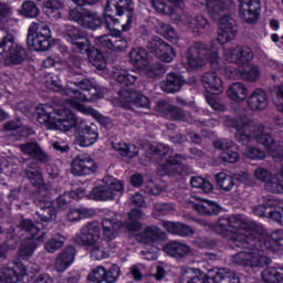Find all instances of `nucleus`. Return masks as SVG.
I'll return each mask as SVG.
<instances>
[{"label":"nucleus","mask_w":283,"mask_h":283,"mask_svg":"<svg viewBox=\"0 0 283 283\" xmlns=\"http://www.w3.org/2000/svg\"><path fill=\"white\" fill-rule=\"evenodd\" d=\"M235 231H239L235 233ZM229 240L231 249H245L231 256V262L238 266H250V269H264L271 264V258L262 252L264 238L258 239L260 228L254 222H247L240 217H230ZM261 242V243H260Z\"/></svg>","instance_id":"1"},{"label":"nucleus","mask_w":283,"mask_h":283,"mask_svg":"<svg viewBox=\"0 0 283 283\" xmlns=\"http://www.w3.org/2000/svg\"><path fill=\"white\" fill-rule=\"evenodd\" d=\"M218 38L210 43L195 42L186 51L189 70H200L211 62L213 70H220V48L238 36V22L228 13L220 17Z\"/></svg>","instance_id":"2"},{"label":"nucleus","mask_w":283,"mask_h":283,"mask_svg":"<svg viewBox=\"0 0 283 283\" xmlns=\"http://www.w3.org/2000/svg\"><path fill=\"white\" fill-rule=\"evenodd\" d=\"M71 85L80 87L81 91L78 88L71 87L70 85L64 88L63 85H61V82L53 80L52 77L46 81V87L49 90L61 92L62 96H69V98H71L70 101H72L74 105H78V101H86L90 103L98 96V90L92 85V82L87 78H82L77 82L71 81Z\"/></svg>","instance_id":"3"},{"label":"nucleus","mask_w":283,"mask_h":283,"mask_svg":"<svg viewBox=\"0 0 283 283\" xmlns=\"http://www.w3.org/2000/svg\"><path fill=\"white\" fill-rule=\"evenodd\" d=\"M52 108L48 105L36 107L38 120L41 125H46L49 129H59L60 132H70L74 129L78 119L70 109L57 108L51 113Z\"/></svg>","instance_id":"4"},{"label":"nucleus","mask_w":283,"mask_h":283,"mask_svg":"<svg viewBox=\"0 0 283 283\" xmlns=\"http://www.w3.org/2000/svg\"><path fill=\"white\" fill-rule=\"evenodd\" d=\"M52 39V30L50 25L38 20L29 27L27 43L29 48L35 52H45L50 50V40Z\"/></svg>","instance_id":"5"},{"label":"nucleus","mask_w":283,"mask_h":283,"mask_svg":"<svg viewBox=\"0 0 283 283\" xmlns=\"http://www.w3.org/2000/svg\"><path fill=\"white\" fill-rule=\"evenodd\" d=\"M223 123L227 127H233L237 130L234 134L235 140L241 145H249L253 138L256 139L258 128L249 120V118H233L229 115L223 116Z\"/></svg>","instance_id":"6"},{"label":"nucleus","mask_w":283,"mask_h":283,"mask_svg":"<svg viewBox=\"0 0 283 283\" xmlns=\"http://www.w3.org/2000/svg\"><path fill=\"white\" fill-rule=\"evenodd\" d=\"M123 182L113 176H105L103 178V185L95 187L88 197L92 200H114L120 191H123Z\"/></svg>","instance_id":"7"},{"label":"nucleus","mask_w":283,"mask_h":283,"mask_svg":"<svg viewBox=\"0 0 283 283\" xmlns=\"http://www.w3.org/2000/svg\"><path fill=\"white\" fill-rule=\"evenodd\" d=\"M42 187L40 192L34 197V205L39 207L36 216L42 220V222H54L56 220V208L52 203V193L54 190L48 191Z\"/></svg>","instance_id":"8"},{"label":"nucleus","mask_w":283,"mask_h":283,"mask_svg":"<svg viewBox=\"0 0 283 283\" xmlns=\"http://www.w3.org/2000/svg\"><path fill=\"white\" fill-rule=\"evenodd\" d=\"M70 21H74L86 30H98L103 25V18L92 10L74 8L69 11Z\"/></svg>","instance_id":"9"},{"label":"nucleus","mask_w":283,"mask_h":283,"mask_svg":"<svg viewBox=\"0 0 283 283\" xmlns=\"http://www.w3.org/2000/svg\"><path fill=\"white\" fill-rule=\"evenodd\" d=\"M102 239L103 235L101 230V223H98L97 221L87 222L80 229V232L75 235L76 244H80L81 247H86L87 249L98 244Z\"/></svg>","instance_id":"10"},{"label":"nucleus","mask_w":283,"mask_h":283,"mask_svg":"<svg viewBox=\"0 0 283 283\" xmlns=\"http://www.w3.org/2000/svg\"><path fill=\"white\" fill-rule=\"evenodd\" d=\"M119 103L124 107V109H132V112H136V108L149 109L151 106V102L149 97L143 95V93L138 91H127L122 90L118 92Z\"/></svg>","instance_id":"11"},{"label":"nucleus","mask_w":283,"mask_h":283,"mask_svg":"<svg viewBox=\"0 0 283 283\" xmlns=\"http://www.w3.org/2000/svg\"><path fill=\"white\" fill-rule=\"evenodd\" d=\"M106 12H115L119 17L126 14V23L122 24L123 32L132 30L134 23V1L132 0H107Z\"/></svg>","instance_id":"12"},{"label":"nucleus","mask_w":283,"mask_h":283,"mask_svg":"<svg viewBox=\"0 0 283 283\" xmlns=\"http://www.w3.org/2000/svg\"><path fill=\"white\" fill-rule=\"evenodd\" d=\"M280 136H283V132L273 134L264 127L261 133L256 130V142L263 145L265 149H269L273 158H283V148L280 145L282 140H280Z\"/></svg>","instance_id":"13"},{"label":"nucleus","mask_w":283,"mask_h":283,"mask_svg":"<svg viewBox=\"0 0 283 283\" xmlns=\"http://www.w3.org/2000/svg\"><path fill=\"white\" fill-rule=\"evenodd\" d=\"M223 59L227 63L238 65V67H249L253 61V51L249 46H233L223 51Z\"/></svg>","instance_id":"14"},{"label":"nucleus","mask_w":283,"mask_h":283,"mask_svg":"<svg viewBox=\"0 0 283 283\" xmlns=\"http://www.w3.org/2000/svg\"><path fill=\"white\" fill-rule=\"evenodd\" d=\"M64 39L72 44L73 52L83 54L92 45L90 39H85V33L78 27L66 25L63 32Z\"/></svg>","instance_id":"15"},{"label":"nucleus","mask_w":283,"mask_h":283,"mask_svg":"<svg viewBox=\"0 0 283 283\" xmlns=\"http://www.w3.org/2000/svg\"><path fill=\"white\" fill-rule=\"evenodd\" d=\"M179 22L186 25L195 36H201V34L211 30V23L202 14L191 15L189 13H182L179 17Z\"/></svg>","instance_id":"16"},{"label":"nucleus","mask_w":283,"mask_h":283,"mask_svg":"<svg viewBox=\"0 0 283 283\" xmlns=\"http://www.w3.org/2000/svg\"><path fill=\"white\" fill-rule=\"evenodd\" d=\"M210 62L211 65V60L208 61ZM219 69H213L211 65V70L214 72H207L202 75L201 77V83L207 90V92H210V94H222L224 92V83L222 82V77H220V72H222V67H224L220 63V57H219Z\"/></svg>","instance_id":"17"},{"label":"nucleus","mask_w":283,"mask_h":283,"mask_svg":"<svg viewBox=\"0 0 283 283\" xmlns=\"http://www.w3.org/2000/svg\"><path fill=\"white\" fill-rule=\"evenodd\" d=\"M239 3V17L244 23L250 25L258 23L260 19V10L262 4L260 0H238Z\"/></svg>","instance_id":"18"},{"label":"nucleus","mask_w":283,"mask_h":283,"mask_svg":"<svg viewBox=\"0 0 283 283\" xmlns=\"http://www.w3.org/2000/svg\"><path fill=\"white\" fill-rule=\"evenodd\" d=\"M19 149L24 156H29L30 158H33V160H38L41 165L52 163V156L43 150L41 145L36 142L20 144Z\"/></svg>","instance_id":"19"},{"label":"nucleus","mask_w":283,"mask_h":283,"mask_svg":"<svg viewBox=\"0 0 283 283\" xmlns=\"http://www.w3.org/2000/svg\"><path fill=\"white\" fill-rule=\"evenodd\" d=\"M96 161L90 155H78L72 161L73 176H90L96 174Z\"/></svg>","instance_id":"20"},{"label":"nucleus","mask_w":283,"mask_h":283,"mask_svg":"<svg viewBox=\"0 0 283 283\" xmlns=\"http://www.w3.org/2000/svg\"><path fill=\"white\" fill-rule=\"evenodd\" d=\"M185 160H187V156L180 154L170 155L166 163L160 166V169L167 176H181L185 171H189V166L182 164Z\"/></svg>","instance_id":"21"},{"label":"nucleus","mask_w":283,"mask_h":283,"mask_svg":"<svg viewBox=\"0 0 283 283\" xmlns=\"http://www.w3.org/2000/svg\"><path fill=\"white\" fill-rule=\"evenodd\" d=\"M188 205L199 213V216H218L220 213V206L218 203L193 196L188 200Z\"/></svg>","instance_id":"22"},{"label":"nucleus","mask_w":283,"mask_h":283,"mask_svg":"<svg viewBox=\"0 0 283 283\" xmlns=\"http://www.w3.org/2000/svg\"><path fill=\"white\" fill-rule=\"evenodd\" d=\"M206 8L209 15L218 20L228 14L229 10L235 8V2L233 0H206Z\"/></svg>","instance_id":"23"},{"label":"nucleus","mask_w":283,"mask_h":283,"mask_svg":"<svg viewBox=\"0 0 283 283\" xmlns=\"http://www.w3.org/2000/svg\"><path fill=\"white\" fill-rule=\"evenodd\" d=\"M248 66L238 67V70H228L227 77L232 78L233 81H248V83H255L260 78V67L252 65L247 70Z\"/></svg>","instance_id":"24"},{"label":"nucleus","mask_w":283,"mask_h":283,"mask_svg":"<svg viewBox=\"0 0 283 283\" xmlns=\"http://www.w3.org/2000/svg\"><path fill=\"white\" fill-rule=\"evenodd\" d=\"M17 268L20 271H17ZM17 268L4 265L0 268V283H19L21 277L28 275V268L19 263Z\"/></svg>","instance_id":"25"},{"label":"nucleus","mask_w":283,"mask_h":283,"mask_svg":"<svg viewBox=\"0 0 283 283\" xmlns=\"http://www.w3.org/2000/svg\"><path fill=\"white\" fill-rule=\"evenodd\" d=\"M48 238V233L41 232L36 238H25L19 249V256L22 260H28L34 255V251L43 243V240Z\"/></svg>","instance_id":"26"},{"label":"nucleus","mask_w":283,"mask_h":283,"mask_svg":"<svg viewBox=\"0 0 283 283\" xmlns=\"http://www.w3.org/2000/svg\"><path fill=\"white\" fill-rule=\"evenodd\" d=\"M163 249L167 255L176 258L177 260H182L193 253L189 244L176 240L166 243Z\"/></svg>","instance_id":"27"},{"label":"nucleus","mask_w":283,"mask_h":283,"mask_svg":"<svg viewBox=\"0 0 283 283\" xmlns=\"http://www.w3.org/2000/svg\"><path fill=\"white\" fill-rule=\"evenodd\" d=\"M75 140L80 147H92L98 140V128L96 125L80 128Z\"/></svg>","instance_id":"28"},{"label":"nucleus","mask_w":283,"mask_h":283,"mask_svg":"<svg viewBox=\"0 0 283 283\" xmlns=\"http://www.w3.org/2000/svg\"><path fill=\"white\" fill-rule=\"evenodd\" d=\"M163 238H165V232L157 226H148L143 232L136 235L137 242L147 244L148 247H151V244H155L158 240H163Z\"/></svg>","instance_id":"29"},{"label":"nucleus","mask_w":283,"mask_h":283,"mask_svg":"<svg viewBox=\"0 0 283 283\" xmlns=\"http://www.w3.org/2000/svg\"><path fill=\"white\" fill-rule=\"evenodd\" d=\"M76 256V248L69 245L60 254H57L54 269L57 273H63L66 269L72 266L74 258Z\"/></svg>","instance_id":"30"},{"label":"nucleus","mask_w":283,"mask_h":283,"mask_svg":"<svg viewBox=\"0 0 283 283\" xmlns=\"http://www.w3.org/2000/svg\"><path fill=\"white\" fill-rule=\"evenodd\" d=\"M248 107L252 112H263L265 107H269V95H266V92L262 88L253 91L248 97Z\"/></svg>","instance_id":"31"},{"label":"nucleus","mask_w":283,"mask_h":283,"mask_svg":"<svg viewBox=\"0 0 283 283\" xmlns=\"http://www.w3.org/2000/svg\"><path fill=\"white\" fill-rule=\"evenodd\" d=\"M161 227H164L168 233L179 235L180 238H189V235H193V228L182 222L163 221Z\"/></svg>","instance_id":"32"},{"label":"nucleus","mask_w":283,"mask_h":283,"mask_svg":"<svg viewBox=\"0 0 283 283\" xmlns=\"http://www.w3.org/2000/svg\"><path fill=\"white\" fill-rule=\"evenodd\" d=\"M182 85H185V80L180 74L169 73L166 76V81L161 82L160 88L167 94H176V92L182 90Z\"/></svg>","instance_id":"33"},{"label":"nucleus","mask_w":283,"mask_h":283,"mask_svg":"<svg viewBox=\"0 0 283 283\" xmlns=\"http://www.w3.org/2000/svg\"><path fill=\"white\" fill-rule=\"evenodd\" d=\"M88 249H91L90 253L93 260H107V258L114 253V249L112 248L109 241H103V239L97 241V244L92 245Z\"/></svg>","instance_id":"34"},{"label":"nucleus","mask_w":283,"mask_h":283,"mask_svg":"<svg viewBox=\"0 0 283 283\" xmlns=\"http://www.w3.org/2000/svg\"><path fill=\"white\" fill-rule=\"evenodd\" d=\"M28 59V51L22 45L15 44L8 56L4 57L6 67H10V65H21Z\"/></svg>","instance_id":"35"},{"label":"nucleus","mask_w":283,"mask_h":283,"mask_svg":"<svg viewBox=\"0 0 283 283\" xmlns=\"http://www.w3.org/2000/svg\"><path fill=\"white\" fill-rule=\"evenodd\" d=\"M39 169V161L33 160L27 165L24 174L28 180H30L31 185H33V187H38V189H43V174H41Z\"/></svg>","instance_id":"36"},{"label":"nucleus","mask_w":283,"mask_h":283,"mask_svg":"<svg viewBox=\"0 0 283 283\" xmlns=\"http://www.w3.org/2000/svg\"><path fill=\"white\" fill-rule=\"evenodd\" d=\"M210 283H240V276L235 274V272L222 268L214 274H211L210 272Z\"/></svg>","instance_id":"37"},{"label":"nucleus","mask_w":283,"mask_h":283,"mask_svg":"<svg viewBox=\"0 0 283 283\" xmlns=\"http://www.w3.org/2000/svg\"><path fill=\"white\" fill-rule=\"evenodd\" d=\"M129 59L132 65L137 70H145L149 65V59H147V51L143 48L133 49L129 52Z\"/></svg>","instance_id":"38"},{"label":"nucleus","mask_w":283,"mask_h":283,"mask_svg":"<svg viewBox=\"0 0 283 283\" xmlns=\"http://www.w3.org/2000/svg\"><path fill=\"white\" fill-rule=\"evenodd\" d=\"M102 229L105 240L108 242L116 238V233L120 231V222L117 219L104 218L102 220Z\"/></svg>","instance_id":"39"},{"label":"nucleus","mask_w":283,"mask_h":283,"mask_svg":"<svg viewBox=\"0 0 283 283\" xmlns=\"http://www.w3.org/2000/svg\"><path fill=\"white\" fill-rule=\"evenodd\" d=\"M227 94L231 101L242 103V101H245L247 96H249V90L243 83L237 82L229 86Z\"/></svg>","instance_id":"40"},{"label":"nucleus","mask_w":283,"mask_h":283,"mask_svg":"<svg viewBox=\"0 0 283 283\" xmlns=\"http://www.w3.org/2000/svg\"><path fill=\"white\" fill-rule=\"evenodd\" d=\"M84 52L87 53L90 63H92L96 70H105V67H107L105 56H103V53L98 49L91 45L87 50H84Z\"/></svg>","instance_id":"41"},{"label":"nucleus","mask_w":283,"mask_h":283,"mask_svg":"<svg viewBox=\"0 0 283 283\" xmlns=\"http://www.w3.org/2000/svg\"><path fill=\"white\" fill-rule=\"evenodd\" d=\"M261 245V251H271L275 244L283 247V230H275L270 237L264 238L263 241L259 242Z\"/></svg>","instance_id":"42"},{"label":"nucleus","mask_w":283,"mask_h":283,"mask_svg":"<svg viewBox=\"0 0 283 283\" xmlns=\"http://www.w3.org/2000/svg\"><path fill=\"white\" fill-rule=\"evenodd\" d=\"M17 231H24V233L31 235L27 238H39L41 235V223H34L30 219H22L17 227Z\"/></svg>","instance_id":"43"},{"label":"nucleus","mask_w":283,"mask_h":283,"mask_svg":"<svg viewBox=\"0 0 283 283\" xmlns=\"http://www.w3.org/2000/svg\"><path fill=\"white\" fill-rule=\"evenodd\" d=\"M114 78L119 85L128 87V85H134L138 81V75L134 71L120 70L114 73Z\"/></svg>","instance_id":"44"},{"label":"nucleus","mask_w":283,"mask_h":283,"mask_svg":"<svg viewBox=\"0 0 283 283\" xmlns=\"http://www.w3.org/2000/svg\"><path fill=\"white\" fill-rule=\"evenodd\" d=\"M83 60L75 55H70L66 61V71L71 76H83Z\"/></svg>","instance_id":"45"},{"label":"nucleus","mask_w":283,"mask_h":283,"mask_svg":"<svg viewBox=\"0 0 283 283\" xmlns=\"http://www.w3.org/2000/svg\"><path fill=\"white\" fill-rule=\"evenodd\" d=\"M64 244L65 237H63L61 233H56L44 243V249L48 253H56L59 249H63Z\"/></svg>","instance_id":"46"},{"label":"nucleus","mask_w":283,"mask_h":283,"mask_svg":"<svg viewBox=\"0 0 283 283\" xmlns=\"http://www.w3.org/2000/svg\"><path fill=\"white\" fill-rule=\"evenodd\" d=\"M150 6L158 14H164L165 17H175L176 14V8L167 4L165 0H150Z\"/></svg>","instance_id":"47"},{"label":"nucleus","mask_w":283,"mask_h":283,"mask_svg":"<svg viewBox=\"0 0 283 283\" xmlns=\"http://www.w3.org/2000/svg\"><path fill=\"white\" fill-rule=\"evenodd\" d=\"M113 147L115 151H118V154H120V156H126L127 158H136V156H138V147H136V145L116 143L113 144Z\"/></svg>","instance_id":"48"},{"label":"nucleus","mask_w":283,"mask_h":283,"mask_svg":"<svg viewBox=\"0 0 283 283\" xmlns=\"http://www.w3.org/2000/svg\"><path fill=\"white\" fill-rule=\"evenodd\" d=\"M168 118H172L174 120H181L184 123H193V117H191V113L185 112L175 105L170 107Z\"/></svg>","instance_id":"49"},{"label":"nucleus","mask_w":283,"mask_h":283,"mask_svg":"<svg viewBox=\"0 0 283 283\" xmlns=\"http://www.w3.org/2000/svg\"><path fill=\"white\" fill-rule=\"evenodd\" d=\"M216 182L223 191H231V189H233L235 186L233 177H231V175H227L226 172H218L216 175Z\"/></svg>","instance_id":"50"},{"label":"nucleus","mask_w":283,"mask_h":283,"mask_svg":"<svg viewBox=\"0 0 283 283\" xmlns=\"http://www.w3.org/2000/svg\"><path fill=\"white\" fill-rule=\"evenodd\" d=\"M157 34H160L164 36V39H167L168 41H177L178 33H176V29L171 27L170 24H165V22H160L157 27Z\"/></svg>","instance_id":"51"},{"label":"nucleus","mask_w":283,"mask_h":283,"mask_svg":"<svg viewBox=\"0 0 283 283\" xmlns=\"http://www.w3.org/2000/svg\"><path fill=\"white\" fill-rule=\"evenodd\" d=\"M94 216V210L87 208L71 209L67 213L69 222H76L83 220V218H92Z\"/></svg>","instance_id":"52"},{"label":"nucleus","mask_w":283,"mask_h":283,"mask_svg":"<svg viewBox=\"0 0 283 283\" xmlns=\"http://www.w3.org/2000/svg\"><path fill=\"white\" fill-rule=\"evenodd\" d=\"M155 56L164 63H171V61H174V59L176 57V52H174V48L166 42L164 44V49L159 48Z\"/></svg>","instance_id":"53"},{"label":"nucleus","mask_w":283,"mask_h":283,"mask_svg":"<svg viewBox=\"0 0 283 283\" xmlns=\"http://www.w3.org/2000/svg\"><path fill=\"white\" fill-rule=\"evenodd\" d=\"M190 185L193 189H202L203 193L213 191V185L202 177H191Z\"/></svg>","instance_id":"54"},{"label":"nucleus","mask_w":283,"mask_h":283,"mask_svg":"<svg viewBox=\"0 0 283 283\" xmlns=\"http://www.w3.org/2000/svg\"><path fill=\"white\" fill-rule=\"evenodd\" d=\"M39 7H36L34 2L28 0L22 3V17H27V19H35V17H39Z\"/></svg>","instance_id":"55"},{"label":"nucleus","mask_w":283,"mask_h":283,"mask_svg":"<svg viewBox=\"0 0 283 283\" xmlns=\"http://www.w3.org/2000/svg\"><path fill=\"white\" fill-rule=\"evenodd\" d=\"M15 45L17 43H14V35L10 33L6 34L0 40V55L9 54Z\"/></svg>","instance_id":"56"},{"label":"nucleus","mask_w":283,"mask_h":283,"mask_svg":"<svg viewBox=\"0 0 283 283\" xmlns=\"http://www.w3.org/2000/svg\"><path fill=\"white\" fill-rule=\"evenodd\" d=\"M219 159L222 160V163H230L231 165L238 163V160H240V153H238V149L235 148V146H233L232 148L222 151L219 155Z\"/></svg>","instance_id":"57"},{"label":"nucleus","mask_w":283,"mask_h":283,"mask_svg":"<svg viewBox=\"0 0 283 283\" xmlns=\"http://www.w3.org/2000/svg\"><path fill=\"white\" fill-rule=\"evenodd\" d=\"M118 277H120V268L118 265L113 264L109 269H105L104 282L115 283L118 282Z\"/></svg>","instance_id":"58"},{"label":"nucleus","mask_w":283,"mask_h":283,"mask_svg":"<svg viewBox=\"0 0 283 283\" xmlns=\"http://www.w3.org/2000/svg\"><path fill=\"white\" fill-rule=\"evenodd\" d=\"M283 180L277 177H271L268 182H265V189L266 191H270V193H282L283 191Z\"/></svg>","instance_id":"59"},{"label":"nucleus","mask_w":283,"mask_h":283,"mask_svg":"<svg viewBox=\"0 0 283 283\" xmlns=\"http://www.w3.org/2000/svg\"><path fill=\"white\" fill-rule=\"evenodd\" d=\"M167 74V67L163 64H155L146 71L148 78H163Z\"/></svg>","instance_id":"60"},{"label":"nucleus","mask_w":283,"mask_h":283,"mask_svg":"<svg viewBox=\"0 0 283 283\" xmlns=\"http://www.w3.org/2000/svg\"><path fill=\"white\" fill-rule=\"evenodd\" d=\"M165 40L158 38L157 35L148 40L146 48L147 50L156 56L157 52L161 49H165Z\"/></svg>","instance_id":"61"},{"label":"nucleus","mask_w":283,"mask_h":283,"mask_svg":"<svg viewBox=\"0 0 283 283\" xmlns=\"http://www.w3.org/2000/svg\"><path fill=\"white\" fill-rule=\"evenodd\" d=\"M88 283H102L105 282V266L99 265L88 274Z\"/></svg>","instance_id":"62"},{"label":"nucleus","mask_w":283,"mask_h":283,"mask_svg":"<svg viewBox=\"0 0 283 283\" xmlns=\"http://www.w3.org/2000/svg\"><path fill=\"white\" fill-rule=\"evenodd\" d=\"M244 154L248 158H251V160H264V158H266L263 150L253 146H247Z\"/></svg>","instance_id":"63"},{"label":"nucleus","mask_w":283,"mask_h":283,"mask_svg":"<svg viewBox=\"0 0 283 283\" xmlns=\"http://www.w3.org/2000/svg\"><path fill=\"white\" fill-rule=\"evenodd\" d=\"M262 280L265 283H277V269L268 268L262 272Z\"/></svg>","instance_id":"64"}]
</instances>
